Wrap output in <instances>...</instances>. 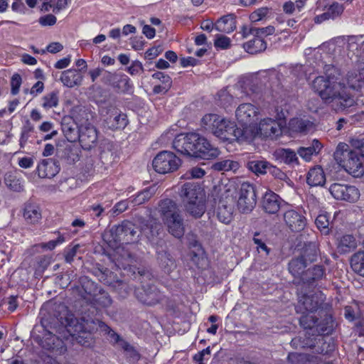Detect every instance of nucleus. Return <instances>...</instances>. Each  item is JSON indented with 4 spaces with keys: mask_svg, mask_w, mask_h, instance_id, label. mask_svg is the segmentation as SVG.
<instances>
[{
    "mask_svg": "<svg viewBox=\"0 0 364 364\" xmlns=\"http://www.w3.org/2000/svg\"><path fill=\"white\" fill-rule=\"evenodd\" d=\"M60 319L62 325L60 327V331H57L55 328H53V331L47 329L45 321H41L43 336L41 341V345L43 348L60 355L63 354L67 350L63 339L68 340L69 337L82 346H88L90 345L89 341L86 340L90 336V334L87 333V321L85 322L83 318L79 320L73 314H68L64 318V321H63V317H60Z\"/></svg>",
    "mask_w": 364,
    "mask_h": 364,
    "instance_id": "1",
    "label": "nucleus"
},
{
    "mask_svg": "<svg viewBox=\"0 0 364 364\" xmlns=\"http://www.w3.org/2000/svg\"><path fill=\"white\" fill-rule=\"evenodd\" d=\"M173 147L183 155L205 160L215 159L220 153L206 138L196 132L178 135L173 141Z\"/></svg>",
    "mask_w": 364,
    "mask_h": 364,
    "instance_id": "2",
    "label": "nucleus"
},
{
    "mask_svg": "<svg viewBox=\"0 0 364 364\" xmlns=\"http://www.w3.org/2000/svg\"><path fill=\"white\" fill-rule=\"evenodd\" d=\"M363 157V154L361 149H353L345 143H339L334 152V159L336 162L354 177L362 176L364 173Z\"/></svg>",
    "mask_w": 364,
    "mask_h": 364,
    "instance_id": "3",
    "label": "nucleus"
},
{
    "mask_svg": "<svg viewBox=\"0 0 364 364\" xmlns=\"http://www.w3.org/2000/svg\"><path fill=\"white\" fill-rule=\"evenodd\" d=\"M201 126L220 139L232 142L235 122L215 114H208L202 118Z\"/></svg>",
    "mask_w": 364,
    "mask_h": 364,
    "instance_id": "4",
    "label": "nucleus"
},
{
    "mask_svg": "<svg viewBox=\"0 0 364 364\" xmlns=\"http://www.w3.org/2000/svg\"><path fill=\"white\" fill-rule=\"evenodd\" d=\"M333 328V317L330 314H326L324 318L321 321H317L316 328L314 330V333H311L312 338H304L301 343L302 348H314L316 347V344L323 343V338H319L318 341H316V337L321 335H328L331 333Z\"/></svg>",
    "mask_w": 364,
    "mask_h": 364,
    "instance_id": "5",
    "label": "nucleus"
},
{
    "mask_svg": "<svg viewBox=\"0 0 364 364\" xmlns=\"http://www.w3.org/2000/svg\"><path fill=\"white\" fill-rule=\"evenodd\" d=\"M152 165L157 173L165 174L176 171L181 165V159L171 151H162L155 156Z\"/></svg>",
    "mask_w": 364,
    "mask_h": 364,
    "instance_id": "6",
    "label": "nucleus"
},
{
    "mask_svg": "<svg viewBox=\"0 0 364 364\" xmlns=\"http://www.w3.org/2000/svg\"><path fill=\"white\" fill-rule=\"evenodd\" d=\"M100 114L112 129H124L127 124V115L112 104L102 107Z\"/></svg>",
    "mask_w": 364,
    "mask_h": 364,
    "instance_id": "7",
    "label": "nucleus"
},
{
    "mask_svg": "<svg viewBox=\"0 0 364 364\" xmlns=\"http://www.w3.org/2000/svg\"><path fill=\"white\" fill-rule=\"evenodd\" d=\"M238 194L237 208L240 211L243 213L251 212L256 205V193L253 185L248 182L242 183Z\"/></svg>",
    "mask_w": 364,
    "mask_h": 364,
    "instance_id": "8",
    "label": "nucleus"
},
{
    "mask_svg": "<svg viewBox=\"0 0 364 364\" xmlns=\"http://www.w3.org/2000/svg\"><path fill=\"white\" fill-rule=\"evenodd\" d=\"M329 191L336 200L350 203L357 201L360 196L359 191L355 186L346 184L333 183L329 188Z\"/></svg>",
    "mask_w": 364,
    "mask_h": 364,
    "instance_id": "9",
    "label": "nucleus"
},
{
    "mask_svg": "<svg viewBox=\"0 0 364 364\" xmlns=\"http://www.w3.org/2000/svg\"><path fill=\"white\" fill-rule=\"evenodd\" d=\"M323 301V295L321 292L311 294H304L299 298L296 311L299 314L316 311Z\"/></svg>",
    "mask_w": 364,
    "mask_h": 364,
    "instance_id": "10",
    "label": "nucleus"
},
{
    "mask_svg": "<svg viewBox=\"0 0 364 364\" xmlns=\"http://www.w3.org/2000/svg\"><path fill=\"white\" fill-rule=\"evenodd\" d=\"M113 234H114L115 240L126 244L133 242L139 236L137 228L133 223L128 220H124L116 226Z\"/></svg>",
    "mask_w": 364,
    "mask_h": 364,
    "instance_id": "11",
    "label": "nucleus"
},
{
    "mask_svg": "<svg viewBox=\"0 0 364 364\" xmlns=\"http://www.w3.org/2000/svg\"><path fill=\"white\" fill-rule=\"evenodd\" d=\"M79 141L82 148L85 150H90L97 144V132L95 127L82 125L79 127Z\"/></svg>",
    "mask_w": 364,
    "mask_h": 364,
    "instance_id": "12",
    "label": "nucleus"
},
{
    "mask_svg": "<svg viewBox=\"0 0 364 364\" xmlns=\"http://www.w3.org/2000/svg\"><path fill=\"white\" fill-rule=\"evenodd\" d=\"M311 87L326 103L336 90V85L324 76H318L313 80Z\"/></svg>",
    "mask_w": 364,
    "mask_h": 364,
    "instance_id": "13",
    "label": "nucleus"
},
{
    "mask_svg": "<svg viewBox=\"0 0 364 364\" xmlns=\"http://www.w3.org/2000/svg\"><path fill=\"white\" fill-rule=\"evenodd\" d=\"M258 113V108L250 103L241 104L235 111L237 119L242 125L256 124Z\"/></svg>",
    "mask_w": 364,
    "mask_h": 364,
    "instance_id": "14",
    "label": "nucleus"
},
{
    "mask_svg": "<svg viewBox=\"0 0 364 364\" xmlns=\"http://www.w3.org/2000/svg\"><path fill=\"white\" fill-rule=\"evenodd\" d=\"M283 217L285 224L293 232H300L306 225V218L295 210H287Z\"/></svg>",
    "mask_w": 364,
    "mask_h": 364,
    "instance_id": "15",
    "label": "nucleus"
},
{
    "mask_svg": "<svg viewBox=\"0 0 364 364\" xmlns=\"http://www.w3.org/2000/svg\"><path fill=\"white\" fill-rule=\"evenodd\" d=\"M242 128H234L232 134V142L237 141L239 143L250 142L258 134V129L256 124H248L247 125H242Z\"/></svg>",
    "mask_w": 364,
    "mask_h": 364,
    "instance_id": "16",
    "label": "nucleus"
},
{
    "mask_svg": "<svg viewBox=\"0 0 364 364\" xmlns=\"http://www.w3.org/2000/svg\"><path fill=\"white\" fill-rule=\"evenodd\" d=\"M217 217L225 224H229L232 220L233 200L232 197L226 196L219 200L217 207Z\"/></svg>",
    "mask_w": 364,
    "mask_h": 364,
    "instance_id": "17",
    "label": "nucleus"
},
{
    "mask_svg": "<svg viewBox=\"0 0 364 364\" xmlns=\"http://www.w3.org/2000/svg\"><path fill=\"white\" fill-rule=\"evenodd\" d=\"M179 196L183 204L190 200L201 198L205 196V194L203 190L198 183L188 182L181 186Z\"/></svg>",
    "mask_w": 364,
    "mask_h": 364,
    "instance_id": "18",
    "label": "nucleus"
},
{
    "mask_svg": "<svg viewBox=\"0 0 364 364\" xmlns=\"http://www.w3.org/2000/svg\"><path fill=\"white\" fill-rule=\"evenodd\" d=\"M326 104L331 105L336 111L343 110L354 105V99L346 94H341L336 89L331 95Z\"/></svg>",
    "mask_w": 364,
    "mask_h": 364,
    "instance_id": "19",
    "label": "nucleus"
},
{
    "mask_svg": "<svg viewBox=\"0 0 364 364\" xmlns=\"http://www.w3.org/2000/svg\"><path fill=\"white\" fill-rule=\"evenodd\" d=\"M95 276L98 277L99 280L104 284L113 287L114 288L121 287L126 288V284L116 278L112 272L105 267H97L93 270Z\"/></svg>",
    "mask_w": 364,
    "mask_h": 364,
    "instance_id": "20",
    "label": "nucleus"
},
{
    "mask_svg": "<svg viewBox=\"0 0 364 364\" xmlns=\"http://www.w3.org/2000/svg\"><path fill=\"white\" fill-rule=\"evenodd\" d=\"M156 260L159 267L166 273L172 272L176 267V259L166 247L156 248Z\"/></svg>",
    "mask_w": 364,
    "mask_h": 364,
    "instance_id": "21",
    "label": "nucleus"
},
{
    "mask_svg": "<svg viewBox=\"0 0 364 364\" xmlns=\"http://www.w3.org/2000/svg\"><path fill=\"white\" fill-rule=\"evenodd\" d=\"M59 171L58 161L53 159H43L37 166L38 175L43 178L54 177Z\"/></svg>",
    "mask_w": 364,
    "mask_h": 364,
    "instance_id": "22",
    "label": "nucleus"
},
{
    "mask_svg": "<svg viewBox=\"0 0 364 364\" xmlns=\"http://www.w3.org/2000/svg\"><path fill=\"white\" fill-rule=\"evenodd\" d=\"M112 259L117 269H127L136 261L131 252L124 247L117 248Z\"/></svg>",
    "mask_w": 364,
    "mask_h": 364,
    "instance_id": "23",
    "label": "nucleus"
},
{
    "mask_svg": "<svg viewBox=\"0 0 364 364\" xmlns=\"http://www.w3.org/2000/svg\"><path fill=\"white\" fill-rule=\"evenodd\" d=\"M281 198L272 191H267L262 197V208L268 214H276L280 209Z\"/></svg>",
    "mask_w": 364,
    "mask_h": 364,
    "instance_id": "24",
    "label": "nucleus"
},
{
    "mask_svg": "<svg viewBox=\"0 0 364 364\" xmlns=\"http://www.w3.org/2000/svg\"><path fill=\"white\" fill-rule=\"evenodd\" d=\"M23 217L27 224L36 225L40 223L42 218V212L40 206L35 203L28 202L23 208Z\"/></svg>",
    "mask_w": 364,
    "mask_h": 364,
    "instance_id": "25",
    "label": "nucleus"
},
{
    "mask_svg": "<svg viewBox=\"0 0 364 364\" xmlns=\"http://www.w3.org/2000/svg\"><path fill=\"white\" fill-rule=\"evenodd\" d=\"M326 277V269L323 265H314L308 269L301 275V280L304 284L314 286L318 281Z\"/></svg>",
    "mask_w": 364,
    "mask_h": 364,
    "instance_id": "26",
    "label": "nucleus"
},
{
    "mask_svg": "<svg viewBox=\"0 0 364 364\" xmlns=\"http://www.w3.org/2000/svg\"><path fill=\"white\" fill-rule=\"evenodd\" d=\"M81 287H77L80 296L87 301L91 299L99 292L97 284L90 279L87 277L80 279Z\"/></svg>",
    "mask_w": 364,
    "mask_h": 364,
    "instance_id": "27",
    "label": "nucleus"
},
{
    "mask_svg": "<svg viewBox=\"0 0 364 364\" xmlns=\"http://www.w3.org/2000/svg\"><path fill=\"white\" fill-rule=\"evenodd\" d=\"M258 134L265 137L277 136L281 134L282 129L279 123L270 118L264 119L259 122Z\"/></svg>",
    "mask_w": 364,
    "mask_h": 364,
    "instance_id": "28",
    "label": "nucleus"
},
{
    "mask_svg": "<svg viewBox=\"0 0 364 364\" xmlns=\"http://www.w3.org/2000/svg\"><path fill=\"white\" fill-rule=\"evenodd\" d=\"M163 222L167 226L168 232L175 237L181 238L183 236L185 226L181 214L166 219Z\"/></svg>",
    "mask_w": 364,
    "mask_h": 364,
    "instance_id": "29",
    "label": "nucleus"
},
{
    "mask_svg": "<svg viewBox=\"0 0 364 364\" xmlns=\"http://www.w3.org/2000/svg\"><path fill=\"white\" fill-rule=\"evenodd\" d=\"M185 211L194 218H201L205 212V196L183 203Z\"/></svg>",
    "mask_w": 364,
    "mask_h": 364,
    "instance_id": "30",
    "label": "nucleus"
},
{
    "mask_svg": "<svg viewBox=\"0 0 364 364\" xmlns=\"http://www.w3.org/2000/svg\"><path fill=\"white\" fill-rule=\"evenodd\" d=\"M159 208L163 221L180 214V210L176 203L169 198L161 200Z\"/></svg>",
    "mask_w": 364,
    "mask_h": 364,
    "instance_id": "31",
    "label": "nucleus"
},
{
    "mask_svg": "<svg viewBox=\"0 0 364 364\" xmlns=\"http://www.w3.org/2000/svg\"><path fill=\"white\" fill-rule=\"evenodd\" d=\"M296 152L291 149L279 148L274 151L275 159L280 163L289 166H294L299 164V159Z\"/></svg>",
    "mask_w": 364,
    "mask_h": 364,
    "instance_id": "32",
    "label": "nucleus"
},
{
    "mask_svg": "<svg viewBox=\"0 0 364 364\" xmlns=\"http://www.w3.org/2000/svg\"><path fill=\"white\" fill-rule=\"evenodd\" d=\"M142 290L143 292H140V296H138L139 299L146 305H154L161 299L160 291L154 285H149L147 288H143Z\"/></svg>",
    "mask_w": 364,
    "mask_h": 364,
    "instance_id": "33",
    "label": "nucleus"
},
{
    "mask_svg": "<svg viewBox=\"0 0 364 364\" xmlns=\"http://www.w3.org/2000/svg\"><path fill=\"white\" fill-rule=\"evenodd\" d=\"M357 240L350 234H346L337 238V249L341 254L353 251L357 247Z\"/></svg>",
    "mask_w": 364,
    "mask_h": 364,
    "instance_id": "34",
    "label": "nucleus"
},
{
    "mask_svg": "<svg viewBox=\"0 0 364 364\" xmlns=\"http://www.w3.org/2000/svg\"><path fill=\"white\" fill-rule=\"evenodd\" d=\"M83 77L78 70L68 69L63 71L60 76L63 84L68 87H73L82 83Z\"/></svg>",
    "mask_w": 364,
    "mask_h": 364,
    "instance_id": "35",
    "label": "nucleus"
},
{
    "mask_svg": "<svg viewBox=\"0 0 364 364\" xmlns=\"http://www.w3.org/2000/svg\"><path fill=\"white\" fill-rule=\"evenodd\" d=\"M63 132L68 141H75L79 136V127L70 117H64L62 122Z\"/></svg>",
    "mask_w": 364,
    "mask_h": 364,
    "instance_id": "36",
    "label": "nucleus"
},
{
    "mask_svg": "<svg viewBox=\"0 0 364 364\" xmlns=\"http://www.w3.org/2000/svg\"><path fill=\"white\" fill-rule=\"evenodd\" d=\"M236 28L234 14H228L221 17L215 23V29L222 33H230Z\"/></svg>",
    "mask_w": 364,
    "mask_h": 364,
    "instance_id": "37",
    "label": "nucleus"
},
{
    "mask_svg": "<svg viewBox=\"0 0 364 364\" xmlns=\"http://www.w3.org/2000/svg\"><path fill=\"white\" fill-rule=\"evenodd\" d=\"M107 78L112 82L113 87L120 92H125L130 90L129 78L124 74L107 73Z\"/></svg>",
    "mask_w": 364,
    "mask_h": 364,
    "instance_id": "38",
    "label": "nucleus"
},
{
    "mask_svg": "<svg viewBox=\"0 0 364 364\" xmlns=\"http://www.w3.org/2000/svg\"><path fill=\"white\" fill-rule=\"evenodd\" d=\"M322 149V144L318 139H314L311 146L299 147L297 154L305 161H309L313 155H317Z\"/></svg>",
    "mask_w": 364,
    "mask_h": 364,
    "instance_id": "39",
    "label": "nucleus"
},
{
    "mask_svg": "<svg viewBox=\"0 0 364 364\" xmlns=\"http://www.w3.org/2000/svg\"><path fill=\"white\" fill-rule=\"evenodd\" d=\"M307 183L311 186H323L326 181V177L321 167L311 168L306 177Z\"/></svg>",
    "mask_w": 364,
    "mask_h": 364,
    "instance_id": "40",
    "label": "nucleus"
},
{
    "mask_svg": "<svg viewBox=\"0 0 364 364\" xmlns=\"http://www.w3.org/2000/svg\"><path fill=\"white\" fill-rule=\"evenodd\" d=\"M318 249L315 242H308L301 250V257L308 263H311L317 259Z\"/></svg>",
    "mask_w": 364,
    "mask_h": 364,
    "instance_id": "41",
    "label": "nucleus"
},
{
    "mask_svg": "<svg viewBox=\"0 0 364 364\" xmlns=\"http://www.w3.org/2000/svg\"><path fill=\"white\" fill-rule=\"evenodd\" d=\"M312 313L306 312L305 314H301L302 316L299 319L300 325L307 331L305 333L306 336L308 335H311V333H314V330L316 328V326L317 324L318 318L311 314Z\"/></svg>",
    "mask_w": 364,
    "mask_h": 364,
    "instance_id": "42",
    "label": "nucleus"
},
{
    "mask_svg": "<svg viewBox=\"0 0 364 364\" xmlns=\"http://www.w3.org/2000/svg\"><path fill=\"white\" fill-rule=\"evenodd\" d=\"M240 167L239 163L236 161L231 159H223L216 162H214L211 165V168L216 171H235Z\"/></svg>",
    "mask_w": 364,
    "mask_h": 364,
    "instance_id": "43",
    "label": "nucleus"
},
{
    "mask_svg": "<svg viewBox=\"0 0 364 364\" xmlns=\"http://www.w3.org/2000/svg\"><path fill=\"white\" fill-rule=\"evenodd\" d=\"M307 262L300 256L293 258L289 262V271L294 277H301Z\"/></svg>",
    "mask_w": 364,
    "mask_h": 364,
    "instance_id": "44",
    "label": "nucleus"
},
{
    "mask_svg": "<svg viewBox=\"0 0 364 364\" xmlns=\"http://www.w3.org/2000/svg\"><path fill=\"white\" fill-rule=\"evenodd\" d=\"M243 47L247 53L256 54L267 48V43L261 38L254 37L252 40L245 43Z\"/></svg>",
    "mask_w": 364,
    "mask_h": 364,
    "instance_id": "45",
    "label": "nucleus"
},
{
    "mask_svg": "<svg viewBox=\"0 0 364 364\" xmlns=\"http://www.w3.org/2000/svg\"><path fill=\"white\" fill-rule=\"evenodd\" d=\"M92 303L97 308H107L112 304V300L109 294L102 289H100L99 292L91 299Z\"/></svg>",
    "mask_w": 364,
    "mask_h": 364,
    "instance_id": "46",
    "label": "nucleus"
},
{
    "mask_svg": "<svg viewBox=\"0 0 364 364\" xmlns=\"http://www.w3.org/2000/svg\"><path fill=\"white\" fill-rule=\"evenodd\" d=\"M291 129L296 132L306 134L313 127V123L307 119H293L290 121Z\"/></svg>",
    "mask_w": 364,
    "mask_h": 364,
    "instance_id": "47",
    "label": "nucleus"
},
{
    "mask_svg": "<svg viewBox=\"0 0 364 364\" xmlns=\"http://www.w3.org/2000/svg\"><path fill=\"white\" fill-rule=\"evenodd\" d=\"M100 328L107 332L114 340L116 343H118L119 346L124 350V352H126L132 346L122 339L119 335L116 333L113 330H112L105 323L102 321H98Z\"/></svg>",
    "mask_w": 364,
    "mask_h": 364,
    "instance_id": "48",
    "label": "nucleus"
},
{
    "mask_svg": "<svg viewBox=\"0 0 364 364\" xmlns=\"http://www.w3.org/2000/svg\"><path fill=\"white\" fill-rule=\"evenodd\" d=\"M271 164L266 161H250L247 164L248 168L256 174H264L269 172Z\"/></svg>",
    "mask_w": 364,
    "mask_h": 364,
    "instance_id": "49",
    "label": "nucleus"
},
{
    "mask_svg": "<svg viewBox=\"0 0 364 364\" xmlns=\"http://www.w3.org/2000/svg\"><path fill=\"white\" fill-rule=\"evenodd\" d=\"M350 265L354 272L364 277V251L356 252L352 256Z\"/></svg>",
    "mask_w": 364,
    "mask_h": 364,
    "instance_id": "50",
    "label": "nucleus"
},
{
    "mask_svg": "<svg viewBox=\"0 0 364 364\" xmlns=\"http://www.w3.org/2000/svg\"><path fill=\"white\" fill-rule=\"evenodd\" d=\"M59 102V92L54 90L47 93L42 97V107L48 110L51 108L56 107Z\"/></svg>",
    "mask_w": 364,
    "mask_h": 364,
    "instance_id": "51",
    "label": "nucleus"
},
{
    "mask_svg": "<svg viewBox=\"0 0 364 364\" xmlns=\"http://www.w3.org/2000/svg\"><path fill=\"white\" fill-rule=\"evenodd\" d=\"M269 173L277 180L282 183H285L288 186H293L292 181L288 177L286 173L283 172L279 168L271 164ZM283 185V183H282Z\"/></svg>",
    "mask_w": 364,
    "mask_h": 364,
    "instance_id": "52",
    "label": "nucleus"
},
{
    "mask_svg": "<svg viewBox=\"0 0 364 364\" xmlns=\"http://www.w3.org/2000/svg\"><path fill=\"white\" fill-rule=\"evenodd\" d=\"M346 81L349 87L358 90L361 87L362 81L360 79V70H352L347 73Z\"/></svg>",
    "mask_w": 364,
    "mask_h": 364,
    "instance_id": "53",
    "label": "nucleus"
},
{
    "mask_svg": "<svg viewBox=\"0 0 364 364\" xmlns=\"http://www.w3.org/2000/svg\"><path fill=\"white\" fill-rule=\"evenodd\" d=\"M78 149L70 145H68L63 150V157L68 164H73L79 160Z\"/></svg>",
    "mask_w": 364,
    "mask_h": 364,
    "instance_id": "54",
    "label": "nucleus"
},
{
    "mask_svg": "<svg viewBox=\"0 0 364 364\" xmlns=\"http://www.w3.org/2000/svg\"><path fill=\"white\" fill-rule=\"evenodd\" d=\"M52 257L48 255L40 256L36 258V274H42L50 264Z\"/></svg>",
    "mask_w": 364,
    "mask_h": 364,
    "instance_id": "55",
    "label": "nucleus"
},
{
    "mask_svg": "<svg viewBox=\"0 0 364 364\" xmlns=\"http://www.w3.org/2000/svg\"><path fill=\"white\" fill-rule=\"evenodd\" d=\"M33 132V127L30 122H27L21 130V138H20V146L24 147L27 141L28 140L31 134Z\"/></svg>",
    "mask_w": 364,
    "mask_h": 364,
    "instance_id": "56",
    "label": "nucleus"
},
{
    "mask_svg": "<svg viewBox=\"0 0 364 364\" xmlns=\"http://www.w3.org/2000/svg\"><path fill=\"white\" fill-rule=\"evenodd\" d=\"M344 11V6L343 4L338 2H333L327 9V12L329 14L331 19H334L336 17L341 16Z\"/></svg>",
    "mask_w": 364,
    "mask_h": 364,
    "instance_id": "57",
    "label": "nucleus"
},
{
    "mask_svg": "<svg viewBox=\"0 0 364 364\" xmlns=\"http://www.w3.org/2000/svg\"><path fill=\"white\" fill-rule=\"evenodd\" d=\"M151 193L149 190L145 189L143 191L139 193L132 200V203L134 205H139L144 203L151 197Z\"/></svg>",
    "mask_w": 364,
    "mask_h": 364,
    "instance_id": "58",
    "label": "nucleus"
},
{
    "mask_svg": "<svg viewBox=\"0 0 364 364\" xmlns=\"http://www.w3.org/2000/svg\"><path fill=\"white\" fill-rule=\"evenodd\" d=\"M269 12V9L268 7H262L253 11L250 14V18L252 22H257L264 18Z\"/></svg>",
    "mask_w": 364,
    "mask_h": 364,
    "instance_id": "59",
    "label": "nucleus"
},
{
    "mask_svg": "<svg viewBox=\"0 0 364 364\" xmlns=\"http://www.w3.org/2000/svg\"><path fill=\"white\" fill-rule=\"evenodd\" d=\"M275 28L274 26H269L265 28H254L252 32L254 33V37L261 38L263 36H267L274 33Z\"/></svg>",
    "mask_w": 364,
    "mask_h": 364,
    "instance_id": "60",
    "label": "nucleus"
},
{
    "mask_svg": "<svg viewBox=\"0 0 364 364\" xmlns=\"http://www.w3.org/2000/svg\"><path fill=\"white\" fill-rule=\"evenodd\" d=\"M214 46L215 48L227 49L230 46V39L223 35H217L214 41Z\"/></svg>",
    "mask_w": 364,
    "mask_h": 364,
    "instance_id": "61",
    "label": "nucleus"
},
{
    "mask_svg": "<svg viewBox=\"0 0 364 364\" xmlns=\"http://www.w3.org/2000/svg\"><path fill=\"white\" fill-rule=\"evenodd\" d=\"M21 77L18 74H14L11 80V92L13 95H16L19 92V88L21 85Z\"/></svg>",
    "mask_w": 364,
    "mask_h": 364,
    "instance_id": "62",
    "label": "nucleus"
},
{
    "mask_svg": "<svg viewBox=\"0 0 364 364\" xmlns=\"http://www.w3.org/2000/svg\"><path fill=\"white\" fill-rule=\"evenodd\" d=\"M79 247L80 245L77 244L72 247H68L64 250L65 260L67 263L70 264L73 261Z\"/></svg>",
    "mask_w": 364,
    "mask_h": 364,
    "instance_id": "63",
    "label": "nucleus"
},
{
    "mask_svg": "<svg viewBox=\"0 0 364 364\" xmlns=\"http://www.w3.org/2000/svg\"><path fill=\"white\" fill-rule=\"evenodd\" d=\"M152 77L161 81L163 85L166 86V88H171L172 80L169 75H166L162 72H156L152 75Z\"/></svg>",
    "mask_w": 364,
    "mask_h": 364,
    "instance_id": "64",
    "label": "nucleus"
}]
</instances>
